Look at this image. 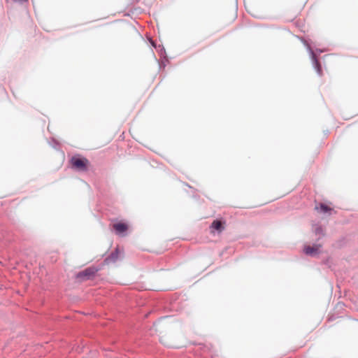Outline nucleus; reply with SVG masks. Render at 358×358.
<instances>
[{
  "label": "nucleus",
  "instance_id": "obj_1",
  "mask_svg": "<svg viewBox=\"0 0 358 358\" xmlns=\"http://www.w3.org/2000/svg\"><path fill=\"white\" fill-rule=\"evenodd\" d=\"M72 166L78 171H87L90 165L87 159L84 157H73L71 159Z\"/></svg>",
  "mask_w": 358,
  "mask_h": 358
},
{
  "label": "nucleus",
  "instance_id": "obj_2",
  "mask_svg": "<svg viewBox=\"0 0 358 358\" xmlns=\"http://www.w3.org/2000/svg\"><path fill=\"white\" fill-rule=\"evenodd\" d=\"M322 248L321 244H314L313 245H306L303 248V251L306 255L310 256H315L320 253Z\"/></svg>",
  "mask_w": 358,
  "mask_h": 358
},
{
  "label": "nucleus",
  "instance_id": "obj_3",
  "mask_svg": "<svg viewBox=\"0 0 358 358\" xmlns=\"http://www.w3.org/2000/svg\"><path fill=\"white\" fill-rule=\"evenodd\" d=\"M224 226H225V222H223V221H221L219 220H214L211 223L210 227V228L211 229V233H213L214 230L217 231L219 233H221L224 229Z\"/></svg>",
  "mask_w": 358,
  "mask_h": 358
},
{
  "label": "nucleus",
  "instance_id": "obj_4",
  "mask_svg": "<svg viewBox=\"0 0 358 358\" xmlns=\"http://www.w3.org/2000/svg\"><path fill=\"white\" fill-rule=\"evenodd\" d=\"M113 229L115 230L116 234H122L128 229V225L124 222H117L113 225Z\"/></svg>",
  "mask_w": 358,
  "mask_h": 358
},
{
  "label": "nucleus",
  "instance_id": "obj_5",
  "mask_svg": "<svg viewBox=\"0 0 358 358\" xmlns=\"http://www.w3.org/2000/svg\"><path fill=\"white\" fill-rule=\"evenodd\" d=\"M96 270L94 268H87L79 273L80 277L90 278L95 274Z\"/></svg>",
  "mask_w": 358,
  "mask_h": 358
},
{
  "label": "nucleus",
  "instance_id": "obj_6",
  "mask_svg": "<svg viewBox=\"0 0 358 358\" xmlns=\"http://www.w3.org/2000/svg\"><path fill=\"white\" fill-rule=\"evenodd\" d=\"M316 209H320L322 213L330 212L332 208L324 203H320L319 207H316Z\"/></svg>",
  "mask_w": 358,
  "mask_h": 358
},
{
  "label": "nucleus",
  "instance_id": "obj_7",
  "mask_svg": "<svg viewBox=\"0 0 358 358\" xmlns=\"http://www.w3.org/2000/svg\"><path fill=\"white\" fill-rule=\"evenodd\" d=\"M315 65H316V67H317L318 73H320V72H321V67H320V64L318 63L317 61H315Z\"/></svg>",
  "mask_w": 358,
  "mask_h": 358
},
{
  "label": "nucleus",
  "instance_id": "obj_8",
  "mask_svg": "<svg viewBox=\"0 0 358 358\" xmlns=\"http://www.w3.org/2000/svg\"><path fill=\"white\" fill-rule=\"evenodd\" d=\"M316 232H317V234H323V230L322 228H317L316 229Z\"/></svg>",
  "mask_w": 358,
  "mask_h": 358
}]
</instances>
